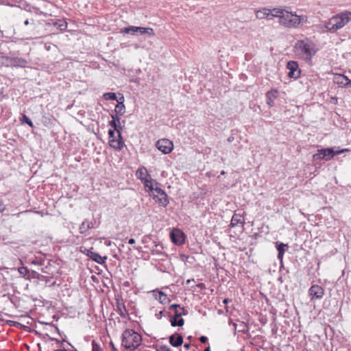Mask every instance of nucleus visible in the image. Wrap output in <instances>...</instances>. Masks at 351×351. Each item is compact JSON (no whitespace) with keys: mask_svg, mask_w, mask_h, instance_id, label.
Here are the masks:
<instances>
[{"mask_svg":"<svg viewBox=\"0 0 351 351\" xmlns=\"http://www.w3.org/2000/svg\"><path fill=\"white\" fill-rule=\"evenodd\" d=\"M139 27L136 26H130L128 27H124L121 29V34H134L136 32H138Z\"/></svg>","mask_w":351,"mask_h":351,"instance_id":"nucleus-24","label":"nucleus"},{"mask_svg":"<svg viewBox=\"0 0 351 351\" xmlns=\"http://www.w3.org/2000/svg\"><path fill=\"white\" fill-rule=\"evenodd\" d=\"M142 342L140 334L132 329H126L122 334L121 345L127 350H134L136 349Z\"/></svg>","mask_w":351,"mask_h":351,"instance_id":"nucleus-4","label":"nucleus"},{"mask_svg":"<svg viewBox=\"0 0 351 351\" xmlns=\"http://www.w3.org/2000/svg\"><path fill=\"white\" fill-rule=\"evenodd\" d=\"M27 63V62L23 58H16L14 60V64L17 66L24 67Z\"/></svg>","mask_w":351,"mask_h":351,"instance_id":"nucleus-29","label":"nucleus"},{"mask_svg":"<svg viewBox=\"0 0 351 351\" xmlns=\"http://www.w3.org/2000/svg\"><path fill=\"white\" fill-rule=\"evenodd\" d=\"M278 91L275 89H271L266 93V102L269 107L274 105V101L278 97Z\"/></svg>","mask_w":351,"mask_h":351,"instance_id":"nucleus-15","label":"nucleus"},{"mask_svg":"<svg viewBox=\"0 0 351 351\" xmlns=\"http://www.w3.org/2000/svg\"><path fill=\"white\" fill-rule=\"evenodd\" d=\"M221 175H224V174H225V171H222L221 172Z\"/></svg>","mask_w":351,"mask_h":351,"instance_id":"nucleus-56","label":"nucleus"},{"mask_svg":"<svg viewBox=\"0 0 351 351\" xmlns=\"http://www.w3.org/2000/svg\"><path fill=\"white\" fill-rule=\"evenodd\" d=\"M197 287L200 289L205 288V285L204 283H199L197 285Z\"/></svg>","mask_w":351,"mask_h":351,"instance_id":"nucleus-42","label":"nucleus"},{"mask_svg":"<svg viewBox=\"0 0 351 351\" xmlns=\"http://www.w3.org/2000/svg\"><path fill=\"white\" fill-rule=\"evenodd\" d=\"M111 117L112 120L109 122V125L113 128L116 132H121L120 129L121 128V125L119 115L112 114Z\"/></svg>","mask_w":351,"mask_h":351,"instance_id":"nucleus-17","label":"nucleus"},{"mask_svg":"<svg viewBox=\"0 0 351 351\" xmlns=\"http://www.w3.org/2000/svg\"><path fill=\"white\" fill-rule=\"evenodd\" d=\"M114 132H116L114 130H110L109 132H108V135H109V138L111 139V138H114L115 136H114Z\"/></svg>","mask_w":351,"mask_h":351,"instance_id":"nucleus-34","label":"nucleus"},{"mask_svg":"<svg viewBox=\"0 0 351 351\" xmlns=\"http://www.w3.org/2000/svg\"><path fill=\"white\" fill-rule=\"evenodd\" d=\"M8 324L10 325V326H16V325H19V323L17 322H15V321H12V320H8Z\"/></svg>","mask_w":351,"mask_h":351,"instance_id":"nucleus-36","label":"nucleus"},{"mask_svg":"<svg viewBox=\"0 0 351 351\" xmlns=\"http://www.w3.org/2000/svg\"><path fill=\"white\" fill-rule=\"evenodd\" d=\"M228 302H229V300L228 298H225L223 300V303H224V304H227Z\"/></svg>","mask_w":351,"mask_h":351,"instance_id":"nucleus-47","label":"nucleus"},{"mask_svg":"<svg viewBox=\"0 0 351 351\" xmlns=\"http://www.w3.org/2000/svg\"><path fill=\"white\" fill-rule=\"evenodd\" d=\"M110 244H111V242H110V241H108V242L106 243V245H108V246H109V245H110Z\"/></svg>","mask_w":351,"mask_h":351,"instance_id":"nucleus-55","label":"nucleus"},{"mask_svg":"<svg viewBox=\"0 0 351 351\" xmlns=\"http://www.w3.org/2000/svg\"><path fill=\"white\" fill-rule=\"evenodd\" d=\"M19 271L21 274L25 275V274H24V272H27V269L25 267H20Z\"/></svg>","mask_w":351,"mask_h":351,"instance_id":"nucleus-40","label":"nucleus"},{"mask_svg":"<svg viewBox=\"0 0 351 351\" xmlns=\"http://www.w3.org/2000/svg\"><path fill=\"white\" fill-rule=\"evenodd\" d=\"M112 346V351H117L112 343H110Z\"/></svg>","mask_w":351,"mask_h":351,"instance_id":"nucleus-46","label":"nucleus"},{"mask_svg":"<svg viewBox=\"0 0 351 351\" xmlns=\"http://www.w3.org/2000/svg\"><path fill=\"white\" fill-rule=\"evenodd\" d=\"M21 121L23 123H24V122L26 123L27 125H29L32 128L34 126L32 121L25 114H23L22 116Z\"/></svg>","mask_w":351,"mask_h":351,"instance_id":"nucleus-30","label":"nucleus"},{"mask_svg":"<svg viewBox=\"0 0 351 351\" xmlns=\"http://www.w3.org/2000/svg\"><path fill=\"white\" fill-rule=\"evenodd\" d=\"M169 343L173 347L180 346L183 343V338L179 334H174L170 336Z\"/></svg>","mask_w":351,"mask_h":351,"instance_id":"nucleus-19","label":"nucleus"},{"mask_svg":"<svg viewBox=\"0 0 351 351\" xmlns=\"http://www.w3.org/2000/svg\"><path fill=\"white\" fill-rule=\"evenodd\" d=\"M32 264H42V263H41V261H38V260H36V261H34L32 262Z\"/></svg>","mask_w":351,"mask_h":351,"instance_id":"nucleus-45","label":"nucleus"},{"mask_svg":"<svg viewBox=\"0 0 351 351\" xmlns=\"http://www.w3.org/2000/svg\"><path fill=\"white\" fill-rule=\"evenodd\" d=\"M177 319H178L177 317H174L171 319V324L172 326H177V324H176L178 323Z\"/></svg>","mask_w":351,"mask_h":351,"instance_id":"nucleus-35","label":"nucleus"},{"mask_svg":"<svg viewBox=\"0 0 351 351\" xmlns=\"http://www.w3.org/2000/svg\"><path fill=\"white\" fill-rule=\"evenodd\" d=\"M118 104L116 105L114 108L115 114L123 115L125 112V106L124 105V97L121 95L119 99H117Z\"/></svg>","mask_w":351,"mask_h":351,"instance_id":"nucleus-16","label":"nucleus"},{"mask_svg":"<svg viewBox=\"0 0 351 351\" xmlns=\"http://www.w3.org/2000/svg\"><path fill=\"white\" fill-rule=\"evenodd\" d=\"M232 141V138H229L228 141Z\"/></svg>","mask_w":351,"mask_h":351,"instance_id":"nucleus-58","label":"nucleus"},{"mask_svg":"<svg viewBox=\"0 0 351 351\" xmlns=\"http://www.w3.org/2000/svg\"><path fill=\"white\" fill-rule=\"evenodd\" d=\"M351 21V12H341L331 17L324 25L330 32L341 29Z\"/></svg>","mask_w":351,"mask_h":351,"instance_id":"nucleus-3","label":"nucleus"},{"mask_svg":"<svg viewBox=\"0 0 351 351\" xmlns=\"http://www.w3.org/2000/svg\"><path fill=\"white\" fill-rule=\"evenodd\" d=\"M141 34H148L150 36L155 35L154 29L151 27H139L138 31Z\"/></svg>","mask_w":351,"mask_h":351,"instance_id":"nucleus-26","label":"nucleus"},{"mask_svg":"<svg viewBox=\"0 0 351 351\" xmlns=\"http://www.w3.org/2000/svg\"><path fill=\"white\" fill-rule=\"evenodd\" d=\"M308 293L311 300L321 299L324 296V290L321 286L314 285L310 287Z\"/></svg>","mask_w":351,"mask_h":351,"instance_id":"nucleus-12","label":"nucleus"},{"mask_svg":"<svg viewBox=\"0 0 351 351\" xmlns=\"http://www.w3.org/2000/svg\"><path fill=\"white\" fill-rule=\"evenodd\" d=\"M103 97L105 100H116L119 99L114 93H106L103 95Z\"/></svg>","mask_w":351,"mask_h":351,"instance_id":"nucleus-28","label":"nucleus"},{"mask_svg":"<svg viewBox=\"0 0 351 351\" xmlns=\"http://www.w3.org/2000/svg\"><path fill=\"white\" fill-rule=\"evenodd\" d=\"M162 349H164L165 351H169V349L166 346H164Z\"/></svg>","mask_w":351,"mask_h":351,"instance_id":"nucleus-53","label":"nucleus"},{"mask_svg":"<svg viewBox=\"0 0 351 351\" xmlns=\"http://www.w3.org/2000/svg\"><path fill=\"white\" fill-rule=\"evenodd\" d=\"M92 351H101L100 345L95 341H92Z\"/></svg>","mask_w":351,"mask_h":351,"instance_id":"nucleus-31","label":"nucleus"},{"mask_svg":"<svg viewBox=\"0 0 351 351\" xmlns=\"http://www.w3.org/2000/svg\"><path fill=\"white\" fill-rule=\"evenodd\" d=\"M287 245H285V244H284L282 243H280L278 245V247H277V250L278 251V253H282V252L285 253V247H287Z\"/></svg>","mask_w":351,"mask_h":351,"instance_id":"nucleus-32","label":"nucleus"},{"mask_svg":"<svg viewBox=\"0 0 351 351\" xmlns=\"http://www.w3.org/2000/svg\"><path fill=\"white\" fill-rule=\"evenodd\" d=\"M117 138L109 139V145L115 150L121 151L125 146L121 132H117Z\"/></svg>","mask_w":351,"mask_h":351,"instance_id":"nucleus-11","label":"nucleus"},{"mask_svg":"<svg viewBox=\"0 0 351 351\" xmlns=\"http://www.w3.org/2000/svg\"><path fill=\"white\" fill-rule=\"evenodd\" d=\"M143 184H144L146 191L149 193V195L154 192L159 193L161 195V198L156 199V203L163 207L167 206L169 204L168 196L165 191L158 186L159 183L157 181L150 178L148 180H145Z\"/></svg>","mask_w":351,"mask_h":351,"instance_id":"nucleus-5","label":"nucleus"},{"mask_svg":"<svg viewBox=\"0 0 351 351\" xmlns=\"http://www.w3.org/2000/svg\"><path fill=\"white\" fill-rule=\"evenodd\" d=\"M204 351H210V347L208 346V347L206 348Z\"/></svg>","mask_w":351,"mask_h":351,"instance_id":"nucleus-50","label":"nucleus"},{"mask_svg":"<svg viewBox=\"0 0 351 351\" xmlns=\"http://www.w3.org/2000/svg\"><path fill=\"white\" fill-rule=\"evenodd\" d=\"M156 316L158 319H161L163 316V311H160L159 313L156 314Z\"/></svg>","mask_w":351,"mask_h":351,"instance_id":"nucleus-41","label":"nucleus"},{"mask_svg":"<svg viewBox=\"0 0 351 351\" xmlns=\"http://www.w3.org/2000/svg\"><path fill=\"white\" fill-rule=\"evenodd\" d=\"M287 68L289 69L288 76L290 78L297 79L300 77L301 71L299 69V65L295 61H289L287 64Z\"/></svg>","mask_w":351,"mask_h":351,"instance_id":"nucleus-10","label":"nucleus"},{"mask_svg":"<svg viewBox=\"0 0 351 351\" xmlns=\"http://www.w3.org/2000/svg\"><path fill=\"white\" fill-rule=\"evenodd\" d=\"M184 321L182 318H179L178 320V323L176 324L178 326H182L184 325Z\"/></svg>","mask_w":351,"mask_h":351,"instance_id":"nucleus-37","label":"nucleus"},{"mask_svg":"<svg viewBox=\"0 0 351 351\" xmlns=\"http://www.w3.org/2000/svg\"><path fill=\"white\" fill-rule=\"evenodd\" d=\"M184 347H185L186 348L189 349V347H190V344H189V343L185 344V345H184Z\"/></svg>","mask_w":351,"mask_h":351,"instance_id":"nucleus-48","label":"nucleus"},{"mask_svg":"<svg viewBox=\"0 0 351 351\" xmlns=\"http://www.w3.org/2000/svg\"><path fill=\"white\" fill-rule=\"evenodd\" d=\"M180 306L179 304H171L170 306V307H169L170 309L174 310L175 317L180 318L182 315H186V313H185V311H184V308H181V311L178 310V308H180Z\"/></svg>","mask_w":351,"mask_h":351,"instance_id":"nucleus-22","label":"nucleus"},{"mask_svg":"<svg viewBox=\"0 0 351 351\" xmlns=\"http://www.w3.org/2000/svg\"><path fill=\"white\" fill-rule=\"evenodd\" d=\"M128 243H130L131 245L135 243V239H132V238L130 239L128 241Z\"/></svg>","mask_w":351,"mask_h":351,"instance_id":"nucleus-44","label":"nucleus"},{"mask_svg":"<svg viewBox=\"0 0 351 351\" xmlns=\"http://www.w3.org/2000/svg\"><path fill=\"white\" fill-rule=\"evenodd\" d=\"M333 81L335 84L341 87H348L351 86V80L344 75L337 74L334 76Z\"/></svg>","mask_w":351,"mask_h":351,"instance_id":"nucleus-13","label":"nucleus"},{"mask_svg":"<svg viewBox=\"0 0 351 351\" xmlns=\"http://www.w3.org/2000/svg\"><path fill=\"white\" fill-rule=\"evenodd\" d=\"M136 176L142 183L151 178V175L149 173L147 169L143 166H141L138 168L136 171Z\"/></svg>","mask_w":351,"mask_h":351,"instance_id":"nucleus-14","label":"nucleus"},{"mask_svg":"<svg viewBox=\"0 0 351 351\" xmlns=\"http://www.w3.org/2000/svg\"><path fill=\"white\" fill-rule=\"evenodd\" d=\"M94 228L93 223L87 219H85L80 226V232L82 234H86L87 231L89 229H93Z\"/></svg>","mask_w":351,"mask_h":351,"instance_id":"nucleus-21","label":"nucleus"},{"mask_svg":"<svg viewBox=\"0 0 351 351\" xmlns=\"http://www.w3.org/2000/svg\"><path fill=\"white\" fill-rule=\"evenodd\" d=\"M156 147L163 154H169L173 149V143L166 138L160 139L156 142Z\"/></svg>","mask_w":351,"mask_h":351,"instance_id":"nucleus-8","label":"nucleus"},{"mask_svg":"<svg viewBox=\"0 0 351 351\" xmlns=\"http://www.w3.org/2000/svg\"><path fill=\"white\" fill-rule=\"evenodd\" d=\"M154 296L162 304L167 303L169 300L167 296L162 291H158Z\"/></svg>","mask_w":351,"mask_h":351,"instance_id":"nucleus-25","label":"nucleus"},{"mask_svg":"<svg viewBox=\"0 0 351 351\" xmlns=\"http://www.w3.org/2000/svg\"><path fill=\"white\" fill-rule=\"evenodd\" d=\"M348 149H343L341 150H335L334 148H325L318 149L317 153L315 154L313 156L315 160H330L335 156L339 155L346 152H348Z\"/></svg>","mask_w":351,"mask_h":351,"instance_id":"nucleus-6","label":"nucleus"},{"mask_svg":"<svg viewBox=\"0 0 351 351\" xmlns=\"http://www.w3.org/2000/svg\"><path fill=\"white\" fill-rule=\"evenodd\" d=\"M5 206L2 201H0V212L2 213L5 210Z\"/></svg>","mask_w":351,"mask_h":351,"instance_id":"nucleus-38","label":"nucleus"},{"mask_svg":"<svg viewBox=\"0 0 351 351\" xmlns=\"http://www.w3.org/2000/svg\"><path fill=\"white\" fill-rule=\"evenodd\" d=\"M199 340L202 343H204L208 341V338L205 336H202L200 337Z\"/></svg>","mask_w":351,"mask_h":351,"instance_id":"nucleus-39","label":"nucleus"},{"mask_svg":"<svg viewBox=\"0 0 351 351\" xmlns=\"http://www.w3.org/2000/svg\"><path fill=\"white\" fill-rule=\"evenodd\" d=\"M54 351H67L66 349H58Z\"/></svg>","mask_w":351,"mask_h":351,"instance_id":"nucleus-49","label":"nucleus"},{"mask_svg":"<svg viewBox=\"0 0 351 351\" xmlns=\"http://www.w3.org/2000/svg\"><path fill=\"white\" fill-rule=\"evenodd\" d=\"M24 24L25 25H27L29 24V21L27 19L25 22H24Z\"/></svg>","mask_w":351,"mask_h":351,"instance_id":"nucleus-51","label":"nucleus"},{"mask_svg":"<svg viewBox=\"0 0 351 351\" xmlns=\"http://www.w3.org/2000/svg\"><path fill=\"white\" fill-rule=\"evenodd\" d=\"M283 256H284V253H283V252H282V253H278V258L282 261V258H283Z\"/></svg>","mask_w":351,"mask_h":351,"instance_id":"nucleus-43","label":"nucleus"},{"mask_svg":"<svg viewBox=\"0 0 351 351\" xmlns=\"http://www.w3.org/2000/svg\"><path fill=\"white\" fill-rule=\"evenodd\" d=\"M170 237L173 243L181 245L185 241V235L182 231L178 228H174L170 233Z\"/></svg>","mask_w":351,"mask_h":351,"instance_id":"nucleus-9","label":"nucleus"},{"mask_svg":"<svg viewBox=\"0 0 351 351\" xmlns=\"http://www.w3.org/2000/svg\"><path fill=\"white\" fill-rule=\"evenodd\" d=\"M295 53L306 62H311L318 51L316 44L308 38L298 40L294 45Z\"/></svg>","mask_w":351,"mask_h":351,"instance_id":"nucleus-2","label":"nucleus"},{"mask_svg":"<svg viewBox=\"0 0 351 351\" xmlns=\"http://www.w3.org/2000/svg\"><path fill=\"white\" fill-rule=\"evenodd\" d=\"M191 281H194V280H193V279H191V280H190V279H189V280H187L186 283H187V284H189V283H190Z\"/></svg>","mask_w":351,"mask_h":351,"instance_id":"nucleus-52","label":"nucleus"},{"mask_svg":"<svg viewBox=\"0 0 351 351\" xmlns=\"http://www.w3.org/2000/svg\"><path fill=\"white\" fill-rule=\"evenodd\" d=\"M73 351H77L76 349H75Z\"/></svg>","mask_w":351,"mask_h":351,"instance_id":"nucleus-59","label":"nucleus"},{"mask_svg":"<svg viewBox=\"0 0 351 351\" xmlns=\"http://www.w3.org/2000/svg\"><path fill=\"white\" fill-rule=\"evenodd\" d=\"M245 223L243 217L241 215L234 213L231 219L230 226L232 228L237 226L239 224L242 226Z\"/></svg>","mask_w":351,"mask_h":351,"instance_id":"nucleus-20","label":"nucleus"},{"mask_svg":"<svg viewBox=\"0 0 351 351\" xmlns=\"http://www.w3.org/2000/svg\"><path fill=\"white\" fill-rule=\"evenodd\" d=\"M232 141V138H229L228 141Z\"/></svg>","mask_w":351,"mask_h":351,"instance_id":"nucleus-57","label":"nucleus"},{"mask_svg":"<svg viewBox=\"0 0 351 351\" xmlns=\"http://www.w3.org/2000/svg\"><path fill=\"white\" fill-rule=\"evenodd\" d=\"M4 2H5L4 0H0V4L4 3Z\"/></svg>","mask_w":351,"mask_h":351,"instance_id":"nucleus-54","label":"nucleus"},{"mask_svg":"<svg viewBox=\"0 0 351 351\" xmlns=\"http://www.w3.org/2000/svg\"><path fill=\"white\" fill-rule=\"evenodd\" d=\"M53 26L61 31H64L67 28V23L64 20L59 19L53 23Z\"/></svg>","mask_w":351,"mask_h":351,"instance_id":"nucleus-23","label":"nucleus"},{"mask_svg":"<svg viewBox=\"0 0 351 351\" xmlns=\"http://www.w3.org/2000/svg\"><path fill=\"white\" fill-rule=\"evenodd\" d=\"M117 306V308H118L119 315L121 317H125V315L127 313L126 308H125V305L123 304H121L118 302Z\"/></svg>","mask_w":351,"mask_h":351,"instance_id":"nucleus-27","label":"nucleus"},{"mask_svg":"<svg viewBox=\"0 0 351 351\" xmlns=\"http://www.w3.org/2000/svg\"><path fill=\"white\" fill-rule=\"evenodd\" d=\"M87 255L90 257L93 261H95L99 264H103L105 263L106 260V256H101L98 253L92 252L90 250H88Z\"/></svg>","mask_w":351,"mask_h":351,"instance_id":"nucleus-18","label":"nucleus"},{"mask_svg":"<svg viewBox=\"0 0 351 351\" xmlns=\"http://www.w3.org/2000/svg\"><path fill=\"white\" fill-rule=\"evenodd\" d=\"M150 196L152 197V198L155 200L156 202V199H158L159 198H161V195L159 193H156V192L151 193Z\"/></svg>","mask_w":351,"mask_h":351,"instance_id":"nucleus-33","label":"nucleus"},{"mask_svg":"<svg viewBox=\"0 0 351 351\" xmlns=\"http://www.w3.org/2000/svg\"><path fill=\"white\" fill-rule=\"evenodd\" d=\"M276 18L280 25L287 28H298L300 25L307 23L306 15H298L296 12L289 11L288 9L278 8Z\"/></svg>","mask_w":351,"mask_h":351,"instance_id":"nucleus-1","label":"nucleus"},{"mask_svg":"<svg viewBox=\"0 0 351 351\" xmlns=\"http://www.w3.org/2000/svg\"><path fill=\"white\" fill-rule=\"evenodd\" d=\"M278 9V8L273 9L263 8L256 12V16L259 19L273 20L274 18H276Z\"/></svg>","mask_w":351,"mask_h":351,"instance_id":"nucleus-7","label":"nucleus"}]
</instances>
